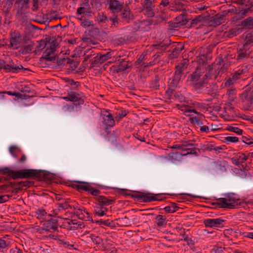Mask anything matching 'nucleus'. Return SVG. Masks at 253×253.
<instances>
[{
    "label": "nucleus",
    "mask_w": 253,
    "mask_h": 253,
    "mask_svg": "<svg viewBox=\"0 0 253 253\" xmlns=\"http://www.w3.org/2000/svg\"><path fill=\"white\" fill-rule=\"evenodd\" d=\"M242 141L248 144L251 145L253 143V138L250 136H242Z\"/></svg>",
    "instance_id": "56"
},
{
    "label": "nucleus",
    "mask_w": 253,
    "mask_h": 253,
    "mask_svg": "<svg viewBox=\"0 0 253 253\" xmlns=\"http://www.w3.org/2000/svg\"><path fill=\"white\" fill-rule=\"evenodd\" d=\"M226 94L228 96V100L230 101H233L236 98L237 89L233 86H230L228 89Z\"/></svg>",
    "instance_id": "25"
},
{
    "label": "nucleus",
    "mask_w": 253,
    "mask_h": 253,
    "mask_svg": "<svg viewBox=\"0 0 253 253\" xmlns=\"http://www.w3.org/2000/svg\"><path fill=\"white\" fill-rule=\"evenodd\" d=\"M152 46L154 48L153 50H159L160 51V52H161L164 51L166 49L168 45H167L165 44L160 43L158 44H153Z\"/></svg>",
    "instance_id": "47"
},
{
    "label": "nucleus",
    "mask_w": 253,
    "mask_h": 253,
    "mask_svg": "<svg viewBox=\"0 0 253 253\" xmlns=\"http://www.w3.org/2000/svg\"><path fill=\"white\" fill-rule=\"evenodd\" d=\"M77 188L79 190H82L85 191H88L90 186L87 183L85 182H81L80 184L77 186Z\"/></svg>",
    "instance_id": "45"
},
{
    "label": "nucleus",
    "mask_w": 253,
    "mask_h": 253,
    "mask_svg": "<svg viewBox=\"0 0 253 253\" xmlns=\"http://www.w3.org/2000/svg\"><path fill=\"white\" fill-rule=\"evenodd\" d=\"M204 68L202 67H197L195 71L189 76V81L191 82V85L195 89H201L205 85L204 77L201 80L200 78L204 73Z\"/></svg>",
    "instance_id": "3"
},
{
    "label": "nucleus",
    "mask_w": 253,
    "mask_h": 253,
    "mask_svg": "<svg viewBox=\"0 0 253 253\" xmlns=\"http://www.w3.org/2000/svg\"><path fill=\"white\" fill-rule=\"evenodd\" d=\"M177 107H178V109L180 110L181 111H182L184 113H189V109L191 108L190 106H187V105H177Z\"/></svg>",
    "instance_id": "53"
},
{
    "label": "nucleus",
    "mask_w": 253,
    "mask_h": 253,
    "mask_svg": "<svg viewBox=\"0 0 253 253\" xmlns=\"http://www.w3.org/2000/svg\"><path fill=\"white\" fill-rule=\"evenodd\" d=\"M223 222L224 220L220 218L216 219L208 218L205 219L204 221L205 226L210 227H219Z\"/></svg>",
    "instance_id": "18"
},
{
    "label": "nucleus",
    "mask_w": 253,
    "mask_h": 253,
    "mask_svg": "<svg viewBox=\"0 0 253 253\" xmlns=\"http://www.w3.org/2000/svg\"><path fill=\"white\" fill-rule=\"evenodd\" d=\"M183 45L181 44L178 45L177 46L174 47L171 54V57L173 58H177L179 55L181 51L183 49Z\"/></svg>",
    "instance_id": "32"
},
{
    "label": "nucleus",
    "mask_w": 253,
    "mask_h": 253,
    "mask_svg": "<svg viewBox=\"0 0 253 253\" xmlns=\"http://www.w3.org/2000/svg\"><path fill=\"white\" fill-rule=\"evenodd\" d=\"M245 40L246 42L244 44L247 45V47H248V44L253 42V34L251 33H247L245 36Z\"/></svg>",
    "instance_id": "44"
},
{
    "label": "nucleus",
    "mask_w": 253,
    "mask_h": 253,
    "mask_svg": "<svg viewBox=\"0 0 253 253\" xmlns=\"http://www.w3.org/2000/svg\"><path fill=\"white\" fill-rule=\"evenodd\" d=\"M181 156H184L183 154L179 152H171L169 154V156L172 159L177 160L178 158H180Z\"/></svg>",
    "instance_id": "57"
},
{
    "label": "nucleus",
    "mask_w": 253,
    "mask_h": 253,
    "mask_svg": "<svg viewBox=\"0 0 253 253\" xmlns=\"http://www.w3.org/2000/svg\"><path fill=\"white\" fill-rule=\"evenodd\" d=\"M226 142L235 143L239 141V138L236 136H226L224 138Z\"/></svg>",
    "instance_id": "52"
},
{
    "label": "nucleus",
    "mask_w": 253,
    "mask_h": 253,
    "mask_svg": "<svg viewBox=\"0 0 253 253\" xmlns=\"http://www.w3.org/2000/svg\"><path fill=\"white\" fill-rule=\"evenodd\" d=\"M78 19L81 21V25L83 27L87 28L93 25L92 22L89 20L83 19L82 18H78Z\"/></svg>",
    "instance_id": "39"
},
{
    "label": "nucleus",
    "mask_w": 253,
    "mask_h": 253,
    "mask_svg": "<svg viewBox=\"0 0 253 253\" xmlns=\"http://www.w3.org/2000/svg\"><path fill=\"white\" fill-rule=\"evenodd\" d=\"M249 48L244 44L241 48L237 51L236 60L239 62H244L249 58Z\"/></svg>",
    "instance_id": "14"
},
{
    "label": "nucleus",
    "mask_w": 253,
    "mask_h": 253,
    "mask_svg": "<svg viewBox=\"0 0 253 253\" xmlns=\"http://www.w3.org/2000/svg\"><path fill=\"white\" fill-rule=\"evenodd\" d=\"M159 200H160L154 196L151 195V194L150 193H143L141 201L147 203Z\"/></svg>",
    "instance_id": "29"
},
{
    "label": "nucleus",
    "mask_w": 253,
    "mask_h": 253,
    "mask_svg": "<svg viewBox=\"0 0 253 253\" xmlns=\"http://www.w3.org/2000/svg\"><path fill=\"white\" fill-rule=\"evenodd\" d=\"M242 26L244 27L251 26L253 25V16L249 17L242 21Z\"/></svg>",
    "instance_id": "40"
},
{
    "label": "nucleus",
    "mask_w": 253,
    "mask_h": 253,
    "mask_svg": "<svg viewBox=\"0 0 253 253\" xmlns=\"http://www.w3.org/2000/svg\"><path fill=\"white\" fill-rule=\"evenodd\" d=\"M96 200L99 203V206L101 207L112 205L115 202L114 200L108 199L103 196H98L96 198Z\"/></svg>",
    "instance_id": "22"
},
{
    "label": "nucleus",
    "mask_w": 253,
    "mask_h": 253,
    "mask_svg": "<svg viewBox=\"0 0 253 253\" xmlns=\"http://www.w3.org/2000/svg\"><path fill=\"white\" fill-rule=\"evenodd\" d=\"M187 8V5L179 0L175 1L174 5L169 6L170 10L176 11L185 12Z\"/></svg>",
    "instance_id": "20"
},
{
    "label": "nucleus",
    "mask_w": 253,
    "mask_h": 253,
    "mask_svg": "<svg viewBox=\"0 0 253 253\" xmlns=\"http://www.w3.org/2000/svg\"><path fill=\"white\" fill-rule=\"evenodd\" d=\"M4 13L5 17L4 23L9 24L11 22L12 15L9 11H5Z\"/></svg>",
    "instance_id": "59"
},
{
    "label": "nucleus",
    "mask_w": 253,
    "mask_h": 253,
    "mask_svg": "<svg viewBox=\"0 0 253 253\" xmlns=\"http://www.w3.org/2000/svg\"><path fill=\"white\" fill-rule=\"evenodd\" d=\"M244 73V70L239 69L234 73L231 74L230 77L225 79L224 86L226 87H230L233 86V85L238 83L240 80H244L242 75Z\"/></svg>",
    "instance_id": "8"
},
{
    "label": "nucleus",
    "mask_w": 253,
    "mask_h": 253,
    "mask_svg": "<svg viewBox=\"0 0 253 253\" xmlns=\"http://www.w3.org/2000/svg\"><path fill=\"white\" fill-rule=\"evenodd\" d=\"M0 172L3 174H7L8 176L13 179L32 178L36 176L38 173L37 170L35 169H25L20 170H13L7 167L0 169Z\"/></svg>",
    "instance_id": "1"
},
{
    "label": "nucleus",
    "mask_w": 253,
    "mask_h": 253,
    "mask_svg": "<svg viewBox=\"0 0 253 253\" xmlns=\"http://www.w3.org/2000/svg\"><path fill=\"white\" fill-rule=\"evenodd\" d=\"M36 214L37 217L39 219H44L46 218V216L47 215V212L45 210L43 209H39L36 211ZM48 216H51V214H48Z\"/></svg>",
    "instance_id": "28"
},
{
    "label": "nucleus",
    "mask_w": 253,
    "mask_h": 253,
    "mask_svg": "<svg viewBox=\"0 0 253 253\" xmlns=\"http://www.w3.org/2000/svg\"><path fill=\"white\" fill-rule=\"evenodd\" d=\"M13 0H3L1 3H0V7H2L3 12L9 11L11 9L12 5Z\"/></svg>",
    "instance_id": "26"
},
{
    "label": "nucleus",
    "mask_w": 253,
    "mask_h": 253,
    "mask_svg": "<svg viewBox=\"0 0 253 253\" xmlns=\"http://www.w3.org/2000/svg\"><path fill=\"white\" fill-rule=\"evenodd\" d=\"M77 14H84L87 17L91 16L92 11L88 1L85 0L80 4V6L77 10Z\"/></svg>",
    "instance_id": "12"
},
{
    "label": "nucleus",
    "mask_w": 253,
    "mask_h": 253,
    "mask_svg": "<svg viewBox=\"0 0 253 253\" xmlns=\"http://www.w3.org/2000/svg\"><path fill=\"white\" fill-rule=\"evenodd\" d=\"M225 198H220L217 200L215 203L220 208L234 209L238 205H241V203L238 204V201L240 200L238 196L234 193H230L225 195Z\"/></svg>",
    "instance_id": "2"
},
{
    "label": "nucleus",
    "mask_w": 253,
    "mask_h": 253,
    "mask_svg": "<svg viewBox=\"0 0 253 253\" xmlns=\"http://www.w3.org/2000/svg\"><path fill=\"white\" fill-rule=\"evenodd\" d=\"M108 24L111 27H113V26L115 27H117L119 24V22L117 18L110 17L108 19V22H107V24Z\"/></svg>",
    "instance_id": "49"
},
{
    "label": "nucleus",
    "mask_w": 253,
    "mask_h": 253,
    "mask_svg": "<svg viewBox=\"0 0 253 253\" xmlns=\"http://www.w3.org/2000/svg\"><path fill=\"white\" fill-rule=\"evenodd\" d=\"M79 62L75 61L73 60L70 59V61L67 62V65L69 64V70H71L72 71H73L77 67V66L79 65Z\"/></svg>",
    "instance_id": "41"
},
{
    "label": "nucleus",
    "mask_w": 253,
    "mask_h": 253,
    "mask_svg": "<svg viewBox=\"0 0 253 253\" xmlns=\"http://www.w3.org/2000/svg\"><path fill=\"white\" fill-rule=\"evenodd\" d=\"M159 80V78L158 76H156L155 80L151 83V87L154 89H159L160 86Z\"/></svg>",
    "instance_id": "51"
},
{
    "label": "nucleus",
    "mask_w": 253,
    "mask_h": 253,
    "mask_svg": "<svg viewBox=\"0 0 253 253\" xmlns=\"http://www.w3.org/2000/svg\"><path fill=\"white\" fill-rule=\"evenodd\" d=\"M207 92L208 94L212 95L214 92L217 89V85L215 83H211L207 84Z\"/></svg>",
    "instance_id": "34"
},
{
    "label": "nucleus",
    "mask_w": 253,
    "mask_h": 253,
    "mask_svg": "<svg viewBox=\"0 0 253 253\" xmlns=\"http://www.w3.org/2000/svg\"><path fill=\"white\" fill-rule=\"evenodd\" d=\"M88 192H90V193L92 195L95 196H97L98 194L100 193V191L99 190L95 189L93 187H92L91 186H90Z\"/></svg>",
    "instance_id": "60"
},
{
    "label": "nucleus",
    "mask_w": 253,
    "mask_h": 253,
    "mask_svg": "<svg viewBox=\"0 0 253 253\" xmlns=\"http://www.w3.org/2000/svg\"><path fill=\"white\" fill-rule=\"evenodd\" d=\"M147 54L146 52H143L141 54L136 62L137 65H140L142 63V61L144 60V58Z\"/></svg>",
    "instance_id": "62"
},
{
    "label": "nucleus",
    "mask_w": 253,
    "mask_h": 253,
    "mask_svg": "<svg viewBox=\"0 0 253 253\" xmlns=\"http://www.w3.org/2000/svg\"><path fill=\"white\" fill-rule=\"evenodd\" d=\"M175 69L176 70L174 72V76L171 83L172 86H176L177 85L182 75H183V71H180L177 68H175Z\"/></svg>",
    "instance_id": "21"
},
{
    "label": "nucleus",
    "mask_w": 253,
    "mask_h": 253,
    "mask_svg": "<svg viewBox=\"0 0 253 253\" xmlns=\"http://www.w3.org/2000/svg\"><path fill=\"white\" fill-rule=\"evenodd\" d=\"M0 69H3L6 72H12L13 73H17L21 69L27 70V69L23 68L21 65L19 66L15 65L12 60L9 61V64H6L5 61L2 59H0Z\"/></svg>",
    "instance_id": "9"
},
{
    "label": "nucleus",
    "mask_w": 253,
    "mask_h": 253,
    "mask_svg": "<svg viewBox=\"0 0 253 253\" xmlns=\"http://www.w3.org/2000/svg\"><path fill=\"white\" fill-rule=\"evenodd\" d=\"M90 238H91L92 242L97 245H99L102 244L103 240L99 236H95L93 234H91L90 235Z\"/></svg>",
    "instance_id": "43"
},
{
    "label": "nucleus",
    "mask_w": 253,
    "mask_h": 253,
    "mask_svg": "<svg viewBox=\"0 0 253 253\" xmlns=\"http://www.w3.org/2000/svg\"><path fill=\"white\" fill-rule=\"evenodd\" d=\"M177 207L175 206H172L171 207L168 206L165 208L164 209L166 212L171 213L175 211V209Z\"/></svg>",
    "instance_id": "64"
},
{
    "label": "nucleus",
    "mask_w": 253,
    "mask_h": 253,
    "mask_svg": "<svg viewBox=\"0 0 253 253\" xmlns=\"http://www.w3.org/2000/svg\"><path fill=\"white\" fill-rule=\"evenodd\" d=\"M10 154L14 157H17L16 152L19 151L18 147L16 146H11L9 148Z\"/></svg>",
    "instance_id": "55"
},
{
    "label": "nucleus",
    "mask_w": 253,
    "mask_h": 253,
    "mask_svg": "<svg viewBox=\"0 0 253 253\" xmlns=\"http://www.w3.org/2000/svg\"><path fill=\"white\" fill-rule=\"evenodd\" d=\"M75 214L79 218L84 219L85 218V215H88V213L84 210L82 209H78L75 211Z\"/></svg>",
    "instance_id": "38"
},
{
    "label": "nucleus",
    "mask_w": 253,
    "mask_h": 253,
    "mask_svg": "<svg viewBox=\"0 0 253 253\" xmlns=\"http://www.w3.org/2000/svg\"><path fill=\"white\" fill-rule=\"evenodd\" d=\"M208 25L209 27H215L219 25V22H218V21L216 20L214 17H212L210 18V20L209 21L208 23Z\"/></svg>",
    "instance_id": "48"
},
{
    "label": "nucleus",
    "mask_w": 253,
    "mask_h": 253,
    "mask_svg": "<svg viewBox=\"0 0 253 253\" xmlns=\"http://www.w3.org/2000/svg\"><path fill=\"white\" fill-rule=\"evenodd\" d=\"M128 68H129V66L128 65V62L123 60V61H121L120 64L118 66L117 71V72L124 71Z\"/></svg>",
    "instance_id": "35"
},
{
    "label": "nucleus",
    "mask_w": 253,
    "mask_h": 253,
    "mask_svg": "<svg viewBox=\"0 0 253 253\" xmlns=\"http://www.w3.org/2000/svg\"><path fill=\"white\" fill-rule=\"evenodd\" d=\"M49 47H47L43 52L41 59H44L47 61L55 62L56 59V42L54 41L49 43Z\"/></svg>",
    "instance_id": "6"
},
{
    "label": "nucleus",
    "mask_w": 253,
    "mask_h": 253,
    "mask_svg": "<svg viewBox=\"0 0 253 253\" xmlns=\"http://www.w3.org/2000/svg\"><path fill=\"white\" fill-rule=\"evenodd\" d=\"M155 222L159 227H164L167 223V218L165 215L159 214L155 218Z\"/></svg>",
    "instance_id": "23"
},
{
    "label": "nucleus",
    "mask_w": 253,
    "mask_h": 253,
    "mask_svg": "<svg viewBox=\"0 0 253 253\" xmlns=\"http://www.w3.org/2000/svg\"><path fill=\"white\" fill-rule=\"evenodd\" d=\"M143 7L145 10V14L148 17L154 16V7L155 5L153 3V0H144Z\"/></svg>",
    "instance_id": "15"
},
{
    "label": "nucleus",
    "mask_w": 253,
    "mask_h": 253,
    "mask_svg": "<svg viewBox=\"0 0 253 253\" xmlns=\"http://www.w3.org/2000/svg\"><path fill=\"white\" fill-rule=\"evenodd\" d=\"M213 64V68L214 71V76L218 77L220 76L224 73L226 72L228 65L223 63L222 59H219L218 63Z\"/></svg>",
    "instance_id": "13"
},
{
    "label": "nucleus",
    "mask_w": 253,
    "mask_h": 253,
    "mask_svg": "<svg viewBox=\"0 0 253 253\" xmlns=\"http://www.w3.org/2000/svg\"><path fill=\"white\" fill-rule=\"evenodd\" d=\"M63 99L67 101L76 102L79 100L80 96L79 94L75 92L71 91L68 93L67 96L64 97Z\"/></svg>",
    "instance_id": "24"
},
{
    "label": "nucleus",
    "mask_w": 253,
    "mask_h": 253,
    "mask_svg": "<svg viewBox=\"0 0 253 253\" xmlns=\"http://www.w3.org/2000/svg\"><path fill=\"white\" fill-rule=\"evenodd\" d=\"M58 229V220L54 218H50L45 221L40 231V233H43V231H57Z\"/></svg>",
    "instance_id": "10"
},
{
    "label": "nucleus",
    "mask_w": 253,
    "mask_h": 253,
    "mask_svg": "<svg viewBox=\"0 0 253 253\" xmlns=\"http://www.w3.org/2000/svg\"><path fill=\"white\" fill-rule=\"evenodd\" d=\"M93 51L91 48L88 49L85 51L84 55H88V57L90 58L92 56H95V53H93Z\"/></svg>",
    "instance_id": "63"
},
{
    "label": "nucleus",
    "mask_w": 253,
    "mask_h": 253,
    "mask_svg": "<svg viewBox=\"0 0 253 253\" xmlns=\"http://www.w3.org/2000/svg\"><path fill=\"white\" fill-rule=\"evenodd\" d=\"M116 51L110 50L104 54L98 55V54H97V55L93 57L94 59L92 61L91 64L93 67L99 66L105 61L111 58H112L113 61H119L120 59L121 56L118 55Z\"/></svg>",
    "instance_id": "4"
},
{
    "label": "nucleus",
    "mask_w": 253,
    "mask_h": 253,
    "mask_svg": "<svg viewBox=\"0 0 253 253\" xmlns=\"http://www.w3.org/2000/svg\"><path fill=\"white\" fill-rule=\"evenodd\" d=\"M244 108L245 110H249L253 103V89L247 88L240 96Z\"/></svg>",
    "instance_id": "7"
},
{
    "label": "nucleus",
    "mask_w": 253,
    "mask_h": 253,
    "mask_svg": "<svg viewBox=\"0 0 253 253\" xmlns=\"http://www.w3.org/2000/svg\"><path fill=\"white\" fill-rule=\"evenodd\" d=\"M107 209L99 206V207H95L94 213L95 215L100 216H103L106 214Z\"/></svg>",
    "instance_id": "31"
},
{
    "label": "nucleus",
    "mask_w": 253,
    "mask_h": 253,
    "mask_svg": "<svg viewBox=\"0 0 253 253\" xmlns=\"http://www.w3.org/2000/svg\"><path fill=\"white\" fill-rule=\"evenodd\" d=\"M23 44V40L21 34L17 31H14L9 34V43L7 45L8 48L16 50Z\"/></svg>",
    "instance_id": "5"
},
{
    "label": "nucleus",
    "mask_w": 253,
    "mask_h": 253,
    "mask_svg": "<svg viewBox=\"0 0 253 253\" xmlns=\"http://www.w3.org/2000/svg\"><path fill=\"white\" fill-rule=\"evenodd\" d=\"M239 34V29H232L224 33V36L226 38H232Z\"/></svg>",
    "instance_id": "33"
},
{
    "label": "nucleus",
    "mask_w": 253,
    "mask_h": 253,
    "mask_svg": "<svg viewBox=\"0 0 253 253\" xmlns=\"http://www.w3.org/2000/svg\"><path fill=\"white\" fill-rule=\"evenodd\" d=\"M95 223L98 224L99 225H103L109 227H114L115 223L113 221H110L109 220H103L102 219L95 220Z\"/></svg>",
    "instance_id": "36"
},
{
    "label": "nucleus",
    "mask_w": 253,
    "mask_h": 253,
    "mask_svg": "<svg viewBox=\"0 0 253 253\" xmlns=\"http://www.w3.org/2000/svg\"><path fill=\"white\" fill-rule=\"evenodd\" d=\"M206 16L202 15L197 16L196 18L192 20V24H197L201 22L204 21L206 19Z\"/></svg>",
    "instance_id": "50"
},
{
    "label": "nucleus",
    "mask_w": 253,
    "mask_h": 253,
    "mask_svg": "<svg viewBox=\"0 0 253 253\" xmlns=\"http://www.w3.org/2000/svg\"><path fill=\"white\" fill-rule=\"evenodd\" d=\"M251 4H252L251 6L250 7H247L244 10H242L240 11V13L242 14L246 15L249 13V12H251L253 11V2L252 1L251 2Z\"/></svg>",
    "instance_id": "58"
},
{
    "label": "nucleus",
    "mask_w": 253,
    "mask_h": 253,
    "mask_svg": "<svg viewBox=\"0 0 253 253\" xmlns=\"http://www.w3.org/2000/svg\"><path fill=\"white\" fill-rule=\"evenodd\" d=\"M56 62L59 66H64L67 64V62L70 61V58H57L56 59Z\"/></svg>",
    "instance_id": "46"
},
{
    "label": "nucleus",
    "mask_w": 253,
    "mask_h": 253,
    "mask_svg": "<svg viewBox=\"0 0 253 253\" xmlns=\"http://www.w3.org/2000/svg\"><path fill=\"white\" fill-rule=\"evenodd\" d=\"M50 39L48 38H45L44 40H42L40 42V43L39 45L37 47V48L38 50H42L44 48L49 47V43H50L51 42H49Z\"/></svg>",
    "instance_id": "30"
},
{
    "label": "nucleus",
    "mask_w": 253,
    "mask_h": 253,
    "mask_svg": "<svg viewBox=\"0 0 253 253\" xmlns=\"http://www.w3.org/2000/svg\"><path fill=\"white\" fill-rule=\"evenodd\" d=\"M15 184L16 186H19L22 188L24 187H29L31 184V182L29 181H20L17 182Z\"/></svg>",
    "instance_id": "54"
},
{
    "label": "nucleus",
    "mask_w": 253,
    "mask_h": 253,
    "mask_svg": "<svg viewBox=\"0 0 253 253\" xmlns=\"http://www.w3.org/2000/svg\"><path fill=\"white\" fill-rule=\"evenodd\" d=\"M194 145L192 143H190L189 142L185 141L182 142L181 144H175L171 147L172 149H177L179 150H182L183 151H187L186 153L183 154L184 156H186L189 154H195L196 149L194 148H187L188 146H193Z\"/></svg>",
    "instance_id": "11"
},
{
    "label": "nucleus",
    "mask_w": 253,
    "mask_h": 253,
    "mask_svg": "<svg viewBox=\"0 0 253 253\" xmlns=\"http://www.w3.org/2000/svg\"><path fill=\"white\" fill-rule=\"evenodd\" d=\"M225 250L226 248L224 247H216L212 250V251L214 253H225Z\"/></svg>",
    "instance_id": "61"
},
{
    "label": "nucleus",
    "mask_w": 253,
    "mask_h": 253,
    "mask_svg": "<svg viewBox=\"0 0 253 253\" xmlns=\"http://www.w3.org/2000/svg\"><path fill=\"white\" fill-rule=\"evenodd\" d=\"M226 129L228 130L234 132L238 134H242L243 131L242 129H241L237 127L233 126H228Z\"/></svg>",
    "instance_id": "42"
},
{
    "label": "nucleus",
    "mask_w": 253,
    "mask_h": 253,
    "mask_svg": "<svg viewBox=\"0 0 253 253\" xmlns=\"http://www.w3.org/2000/svg\"><path fill=\"white\" fill-rule=\"evenodd\" d=\"M188 65V60L186 59H184L182 61L179 63L175 67V68L178 69L180 71H184Z\"/></svg>",
    "instance_id": "37"
},
{
    "label": "nucleus",
    "mask_w": 253,
    "mask_h": 253,
    "mask_svg": "<svg viewBox=\"0 0 253 253\" xmlns=\"http://www.w3.org/2000/svg\"><path fill=\"white\" fill-rule=\"evenodd\" d=\"M123 4V0H110L109 7L113 12H118L122 10Z\"/></svg>",
    "instance_id": "17"
},
{
    "label": "nucleus",
    "mask_w": 253,
    "mask_h": 253,
    "mask_svg": "<svg viewBox=\"0 0 253 253\" xmlns=\"http://www.w3.org/2000/svg\"><path fill=\"white\" fill-rule=\"evenodd\" d=\"M103 114L102 123L105 126V128L107 129L113 127L115 125V121L112 115L105 111Z\"/></svg>",
    "instance_id": "16"
},
{
    "label": "nucleus",
    "mask_w": 253,
    "mask_h": 253,
    "mask_svg": "<svg viewBox=\"0 0 253 253\" xmlns=\"http://www.w3.org/2000/svg\"><path fill=\"white\" fill-rule=\"evenodd\" d=\"M214 71L213 68V64L208 65V69L206 72L205 75L203 76L204 81L205 82V84H207L208 82L210 80H215L217 79V77L214 76Z\"/></svg>",
    "instance_id": "19"
},
{
    "label": "nucleus",
    "mask_w": 253,
    "mask_h": 253,
    "mask_svg": "<svg viewBox=\"0 0 253 253\" xmlns=\"http://www.w3.org/2000/svg\"><path fill=\"white\" fill-rule=\"evenodd\" d=\"M108 19L106 15H104L103 13H98L97 16V21L98 23L102 25V26H105V24H107L108 22Z\"/></svg>",
    "instance_id": "27"
}]
</instances>
